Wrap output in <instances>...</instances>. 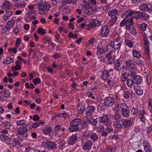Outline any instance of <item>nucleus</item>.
Here are the masks:
<instances>
[{
    "label": "nucleus",
    "instance_id": "f257e3e1",
    "mask_svg": "<svg viewBox=\"0 0 152 152\" xmlns=\"http://www.w3.org/2000/svg\"><path fill=\"white\" fill-rule=\"evenodd\" d=\"M34 3V5L37 6L38 10L40 11H45L50 9V5L44 3L41 0H36Z\"/></svg>",
    "mask_w": 152,
    "mask_h": 152
},
{
    "label": "nucleus",
    "instance_id": "f03ea898",
    "mask_svg": "<svg viewBox=\"0 0 152 152\" xmlns=\"http://www.w3.org/2000/svg\"><path fill=\"white\" fill-rule=\"evenodd\" d=\"M29 129H27L26 126H22L18 129L17 134L18 135L20 136L22 139H26L28 135L27 132Z\"/></svg>",
    "mask_w": 152,
    "mask_h": 152
},
{
    "label": "nucleus",
    "instance_id": "7ed1b4c3",
    "mask_svg": "<svg viewBox=\"0 0 152 152\" xmlns=\"http://www.w3.org/2000/svg\"><path fill=\"white\" fill-rule=\"evenodd\" d=\"M91 6V4L83 5L82 6V9L85 13L91 15L94 12Z\"/></svg>",
    "mask_w": 152,
    "mask_h": 152
},
{
    "label": "nucleus",
    "instance_id": "20e7f679",
    "mask_svg": "<svg viewBox=\"0 0 152 152\" xmlns=\"http://www.w3.org/2000/svg\"><path fill=\"white\" fill-rule=\"evenodd\" d=\"M95 109V107L92 105L88 106L86 111V117L87 118H91L93 115V113Z\"/></svg>",
    "mask_w": 152,
    "mask_h": 152
},
{
    "label": "nucleus",
    "instance_id": "39448f33",
    "mask_svg": "<svg viewBox=\"0 0 152 152\" xmlns=\"http://www.w3.org/2000/svg\"><path fill=\"white\" fill-rule=\"evenodd\" d=\"M115 102V100L110 96L107 97L104 100L103 104L105 106L110 107L113 105Z\"/></svg>",
    "mask_w": 152,
    "mask_h": 152
},
{
    "label": "nucleus",
    "instance_id": "423d86ee",
    "mask_svg": "<svg viewBox=\"0 0 152 152\" xmlns=\"http://www.w3.org/2000/svg\"><path fill=\"white\" fill-rule=\"evenodd\" d=\"M109 33V27L106 25L102 27L100 30V35L103 37H107Z\"/></svg>",
    "mask_w": 152,
    "mask_h": 152
},
{
    "label": "nucleus",
    "instance_id": "0eeeda50",
    "mask_svg": "<svg viewBox=\"0 0 152 152\" xmlns=\"http://www.w3.org/2000/svg\"><path fill=\"white\" fill-rule=\"evenodd\" d=\"M125 63L126 64V68L128 70H131L135 66L134 61L129 59L126 60Z\"/></svg>",
    "mask_w": 152,
    "mask_h": 152
},
{
    "label": "nucleus",
    "instance_id": "6e6552de",
    "mask_svg": "<svg viewBox=\"0 0 152 152\" xmlns=\"http://www.w3.org/2000/svg\"><path fill=\"white\" fill-rule=\"evenodd\" d=\"M77 134L75 133L70 136L68 140V143L69 145H72L74 144L77 140Z\"/></svg>",
    "mask_w": 152,
    "mask_h": 152
},
{
    "label": "nucleus",
    "instance_id": "1a4fd4ad",
    "mask_svg": "<svg viewBox=\"0 0 152 152\" xmlns=\"http://www.w3.org/2000/svg\"><path fill=\"white\" fill-rule=\"evenodd\" d=\"M142 144L145 152H152L151 145L148 141L146 140H144Z\"/></svg>",
    "mask_w": 152,
    "mask_h": 152
},
{
    "label": "nucleus",
    "instance_id": "9d476101",
    "mask_svg": "<svg viewBox=\"0 0 152 152\" xmlns=\"http://www.w3.org/2000/svg\"><path fill=\"white\" fill-rule=\"evenodd\" d=\"M134 13V11L131 10H128L122 14L121 17L123 18H128L129 16H133Z\"/></svg>",
    "mask_w": 152,
    "mask_h": 152
},
{
    "label": "nucleus",
    "instance_id": "9b49d317",
    "mask_svg": "<svg viewBox=\"0 0 152 152\" xmlns=\"http://www.w3.org/2000/svg\"><path fill=\"white\" fill-rule=\"evenodd\" d=\"M111 46L112 47V48H114L115 49H118L120 48L122 43L117 42V41H111Z\"/></svg>",
    "mask_w": 152,
    "mask_h": 152
},
{
    "label": "nucleus",
    "instance_id": "f8f14e48",
    "mask_svg": "<svg viewBox=\"0 0 152 152\" xmlns=\"http://www.w3.org/2000/svg\"><path fill=\"white\" fill-rule=\"evenodd\" d=\"M127 20L126 23V29L129 30L131 29L133 27V18H127Z\"/></svg>",
    "mask_w": 152,
    "mask_h": 152
},
{
    "label": "nucleus",
    "instance_id": "ddd939ff",
    "mask_svg": "<svg viewBox=\"0 0 152 152\" xmlns=\"http://www.w3.org/2000/svg\"><path fill=\"white\" fill-rule=\"evenodd\" d=\"M111 70V69H110L109 71L107 70H104L103 71L101 75V78L103 80H106L110 76V71Z\"/></svg>",
    "mask_w": 152,
    "mask_h": 152
},
{
    "label": "nucleus",
    "instance_id": "4468645a",
    "mask_svg": "<svg viewBox=\"0 0 152 152\" xmlns=\"http://www.w3.org/2000/svg\"><path fill=\"white\" fill-rule=\"evenodd\" d=\"M123 119L114 122L113 125L115 127L118 128H121L124 126Z\"/></svg>",
    "mask_w": 152,
    "mask_h": 152
},
{
    "label": "nucleus",
    "instance_id": "2eb2a0df",
    "mask_svg": "<svg viewBox=\"0 0 152 152\" xmlns=\"http://www.w3.org/2000/svg\"><path fill=\"white\" fill-rule=\"evenodd\" d=\"M133 94L134 93L132 92H130L129 91H127L124 92L123 96L125 99H131V98L132 99Z\"/></svg>",
    "mask_w": 152,
    "mask_h": 152
},
{
    "label": "nucleus",
    "instance_id": "dca6fc26",
    "mask_svg": "<svg viewBox=\"0 0 152 152\" xmlns=\"http://www.w3.org/2000/svg\"><path fill=\"white\" fill-rule=\"evenodd\" d=\"M69 129L71 132H75L79 130V127H77L71 122Z\"/></svg>",
    "mask_w": 152,
    "mask_h": 152
},
{
    "label": "nucleus",
    "instance_id": "f3484780",
    "mask_svg": "<svg viewBox=\"0 0 152 152\" xmlns=\"http://www.w3.org/2000/svg\"><path fill=\"white\" fill-rule=\"evenodd\" d=\"M134 89L136 94L139 95H141L143 94V91L140 86L137 85L134 86Z\"/></svg>",
    "mask_w": 152,
    "mask_h": 152
},
{
    "label": "nucleus",
    "instance_id": "a211bd4d",
    "mask_svg": "<svg viewBox=\"0 0 152 152\" xmlns=\"http://www.w3.org/2000/svg\"><path fill=\"white\" fill-rule=\"evenodd\" d=\"M92 145V141L89 140L86 142L83 146V149L84 150L89 149L91 147Z\"/></svg>",
    "mask_w": 152,
    "mask_h": 152
},
{
    "label": "nucleus",
    "instance_id": "6ab92c4d",
    "mask_svg": "<svg viewBox=\"0 0 152 152\" xmlns=\"http://www.w3.org/2000/svg\"><path fill=\"white\" fill-rule=\"evenodd\" d=\"M56 147V144L55 142L50 141H47V147L49 149H54Z\"/></svg>",
    "mask_w": 152,
    "mask_h": 152
},
{
    "label": "nucleus",
    "instance_id": "aec40b11",
    "mask_svg": "<svg viewBox=\"0 0 152 152\" xmlns=\"http://www.w3.org/2000/svg\"><path fill=\"white\" fill-rule=\"evenodd\" d=\"M52 129L49 126H45L42 129L43 133L45 135L49 134L51 132Z\"/></svg>",
    "mask_w": 152,
    "mask_h": 152
},
{
    "label": "nucleus",
    "instance_id": "412c9836",
    "mask_svg": "<svg viewBox=\"0 0 152 152\" xmlns=\"http://www.w3.org/2000/svg\"><path fill=\"white\" fill-rule=\"evenodd\" d=\"M87 136L90 137L91 139L93 141L97 140L98 138V136L95 133H90L87 134Z\"/></svg>",
    "mask_w": 152,
    "mask_h": 152
},
{
    "label": "nucleus",
    "instance_id": "4be33fe9",
    "mask_svg": "<svg viewBox=\"0 0 152 152\" xmlns=\"http://www.w3.org/2000/svg\"><path fill=\"white\" fill-rule=\"evenodd\" d=\"M106 57L108 59V63L109 64H111L115 62V58L114 56H112L110 53L107 54Z\"/></svg>",
    "mask_w": 152,
    "mask_h": 152
},
{
    "label": "nucleus",
    "instance_id": "5701e85b",
    "mask_svg": "<svg viewBox=\"0 0 152 152\" xmlns=\"http://www.w3.org/2000/svg\"><path fill=\"white\" fill-rule=\"evenodd\" d=\"M121 63H122V61L121 59H118L116 60L114 64V68L115 70L119 71Z\"/></svg>",
    "mask_w": 152,
    "mask_h": 152
},
{
    "label": "nucleus",
    "instance_id": "b1692460",
    "mask_svg": "<svg viewBox=\"0 0 152 152\" xmlns=\"http://www.w3.org/2000/svg\"><path fill=\"white\" fill-rule=\"evenodd\" d=\"M0 137L2 141H5L7 142V144H10L11 140L10 138L5 134H1L0 136Z\"/></svg>",
    "mask_w": 152,
    "mask_h": 152
},
{
    "label": "nucleus",
    "instance_id": "393cba45",
    "mask_svg": "<svg viewBox=\"0 0 152 152\" xmlns=\"http://www.w3.org/2000/svg\"><path fill=\"white\" fill-rule=\"evenodd\" d=\"M65 127L63 126V124L56 125L54 128L55 132H56L60 131V130H61L64 132L65 131Z\"/></svg>",
    "mask_w": 152,
    "mask_h": 152
},
{
    "label": "nucleus",
    "instance_id": "a878e982",
    "mask_svg": "<svg viewBox=\"0 0 152 152\" xmlns=\"http://www.w3.org/2000/svg\"><path fill=\"white\" fill-rule=\"evenodd\" d=\"M123 127L125 128L130 126L132 124V121L130 119H123Z\"/></svg>",
    "mask_w": 152,
    "mask_h": 152
},
{
    "label": "nucleus",
    "instance_id": "bb28decb",
    "mask_svg": "<svg viewBox=\"0 0 152 152\" xmlns=\"http://www.w3.org/2000/svg\"><path fill=\"white\" fill-rule=\"evenodd\" d=\"M12 13L11 11H7L5 14L3 16V20L6 21L9 19L12 16Z\"/></svg>",
    "mask_w": 152,
    "mask_h": 152
},
{
    "label": "nucleus",
    "instance_id": "cd10ccee",
    "mask_svg": "<svg viewBox=\"0 0 152 152\" xmlns=\"http://www.w3.org/2000/svg\"><path fill=\"white\" fill-rule=\"evenodd\" d=\"M87 118V120L88 124H91L93 126H95L96 125L97 123V121L96 119L91 118Z\"/></svg>",
    "mask_w": 152,
    "mask_h": 152
},
{
    "label": "nucleus",
    "instance_id": "c85d7f7f",
    "mask_svg": "<svg viewBox=\"0 0 152 152\" xmlns=\"http://www.w3.org/2000/svg\"><path fill=\"white\" fill-rule=\"evenodd\" d=\"M139 8L140 10L143 11H146L149 10L148 5L146 4H142L140 5Z\"/></svg>",
    "mask_w": 152,
    "mask_h": 152
},
{
    "label": "nucleus",
    "instance_id": "c756f323",
    "mask_svg": "<svg viewBox=\"0 0 152 152\" xmlns=\"http://www.w3.org/2000/svg\"><path fill=\"white\" fill-rule=\"evenodd\" d=\"M133 80L134 83L137 84H139L141 83L142 79L140 75H137L133 78Z\"/></svg>",
    "mask_w": 152,
    "mask_h": 152
},
{
    "label": "nucleus",
    "instance_id": "7c9ffc66",
    "mask_svg": "<svg viewBox=\"0 0 152 152\" xmlns=\"http://www.w3.org/2000/svg\"><path fill=\"white\" fill-rule=\"evenodd\" d=\"M122 110V114L125 117H128L129 115L130 111L129 108L123 110Z\"/></svg>",
    "mask_w": 152,
    "mask_h": 152
},
{
    "label": "nucleus",
    "instance_id": "2f4dec72",
    "mask_svg": "<svg viewBox=\"0 0 152 152\" xmlns=\"http://www.w3.org/2000/svg\"><path fill=\"white\" fill-rule=\"evenodd\" d=\"M91 25L93 27L99 26L101 24V21L97 19H95L91 23Z\"/></svg>",
    "mask_w": 152,
    "mask_h": 152
},
{
    "label": "nucleus",
    "instance_id": "473e14b6",
    "mask_svg": "<svg viewBox=\"0 0 152 152\" xmlns=\"http://www.w3.org/2000/svg\"><path fill=\"white\" fill-rule=\"evenodd\" d=\"M15 23V22L14 20L13 19L10 20L7 22L6 26L8 27L9 29H10L13 27Z\"/></svg>",
    "mask_w": 152,
    "mask_h": 152
},
{
    "label": "nucleus",
    "instance_id": "72a5a7b5",
    "mask_svg": "<svg viewBox=\"0 0 152 152\" xmlns=\"http://www.w3.org/2000/svg\"><path fill=\"white\" fill-rule=\"evenodd\" d=\"M71 122L75 124L77 127H79V126L82 123V120L79 118H76L73 119Z\"/></svg>",
    "mask_w": 152,
    "mask_h": 152
},
{
    "label": "nucleus",
    "instance_id": "f704fd0d",
    "mask_svg": "<svg viewBox=\"0 0 152 152\" xmlns=\"http://www.w3.org/2000/svg\"><path fill=\"white\" fill-rule=\"evenodd\" d=\"M132 53L134 57L140 58L142 56V55L139 51L136 50H133L132 51Z\"/></svg>",
    "mask_w": 152,
    "mask_h": 152
},
{
    "label": "nucleus",
    "instance_id": "c9c22d12",
    "mask_svg": "<svg viewBox=\"0 0 152 152\" xmlns=\"http://www.w3.org/2000/svg\"><path fill=\"white\" fill-rule=\"evenodd\" d=\"M100 121L102 123H107L109 121V118L107 115H104L100 118Z\"/></svg>",
    "mask_w": 152,
    "mask_h": 152
},
{
    "label": "nucleus",
    "instance_id": "e433bc0d",
    "mask_svg": "<svg viewBox=\"0 0 152 152\" xmlns=\"http://www.w3.org/2000/svg\"><path fill=\"white\" fill-rule=\"evenodd\" d=\"M118 18L116 16H114V17H113L110 20H109V21L108 23L109 25L110 26H112L114 24Z\"/></svg>",
    "mask_w": 152,
    "mask_h": 152
},
{
    "label": "nucleus",
    "instance_id": "4c0bfd02",
    "mask_svg": "<svg viewBox=\"0 0 152 152\" xmlns=\"http://www.w3.org/2000/svg\"><path fill=\"white\" fill-rule=\"evenodd\" d=\"M118 12V10L115 9H112L108 12V15L111 17H112L115 15Z\"/></svg>",
    "mask_w": 152,
    "mask_h": 152
},
{
    "label": "nucleus",
    "instance_id": "58836bf2",
    "mask_svg": "<svg viewBox=\"0 0 152 152\" xmlns=\"http://www.w3.org/2000/svg\"><path fill=\"white\" fill-rule=\"evenodd\" d=\"M44 124V122L42 121H39L36 122L34 123L32 125V127L33 128H37L40 124L43 125Z\"/></svg>",
    "mask_w": 152,
    "mask_h": 152
},
{
    "label": "nucleus",
    "instance_id": "ea45409f",
    "mask_svg": "<svg viewBox=\"0 0 152 152\" xmlns=\"http://www.w3.org/2000/svg\"><path fill=\"white\" fill-rule=\"evenodd\" d=\"M2 125L4 128L9 129H10L11 127V124L10 122L8 121H6L4 123H3L2 124Z\"/></svg>",
    "mask_w": 152,
    "mask_h": 152
},
{
    "label": "nucleus",
    "instance_id": "a19ab883",
    "mask_svg": "<svg viewBox=\"0 0 152 152\" xmlns=\"http://www.w3.org/2000/svg\"><path fill=\"white\" fill-rule=\"evenodd\" d=\"M129 75V74L127 73L124 72L123 73L121 77V80L123 82L126 80H127L128 76Z\"/></svg>",
    "mask_w": 152,
    "mask_h": 152
},
{
    "label": "nucleus",
    "instance_id": "79ce46f5",
    "mask_svg": "<svg viewBox=\"0 0 152 152\" xmlns=\"http://www.w3.org/2000/svg\"><path fill=\"white\" fill-rule=\"evenodd\" d=\"M81 127H79V130L80 131L81 130L87 128L88 127V123L87 120L86 121H84L81 124Z\"/></svg>",
    "mask_w": 152,
    "mask_h": 152
},
{
    "label": "nucleus",
    "instance_id": "37998d69",
    "mask_svg": "<svg viewBox=\"0 0 152 152\" xmlns=\"http://www.w3.org/2000/svg\"><path fill=\"white\" fill-rule=\"evenodd\" d=\"M77 0H63L61 1V4L64 5L74 3L76 2Z\"/></svg>",
    "mask_w": 152,
    "mask_h": 152
},
{
    "label": "nucleus",
    "instance_id": "c03bdc74",
    "mask_svg": "<svg viewBox=\"0 0 152 152\" xmlns=\"http://www.w3.org/2000/svg\"><path fill=\"white\" fill-rule=\"evenodd\" d=\"M85 109V107L84 105L79 106L77 108L78 112L79 114H82L83 113Z\"/></svg>",
    "mask_w": 152,
    "mask_h": 152
},
{
    "label": "nucleus",
    "instance_id": "a18cd8bd",
    "mask_svg": "<svg viewBox=\"0 0 152 152\" xmlns=\"http://www.w3.org/2000/svg\"><path fill=\"white\" fill-rule=\"evenodd\" d=\"M125 43L130 48H132L133 46V43L129 39H125Z\"/></svg>",
    "mask_w": 152,
    "mask_h": 152
},
{
    "label": "nucleus",
    "instance_id": "49530a36",
    "mask_svg": "<svg viewBox=\"0 0 152 152\" xmlns=\"http://www.w3.org/2000/svg\"><path fill=\"white\" fill-rule=\"evenodd\" d=\"M111 117L113 119L117 121L121 119V115L119 113H118L113 115Z\"/></svg>",
    "mask_w": 152,
    "mask_h": 152
},
{
    "label": "nucleus",
    "instance_id": "de8ad7c7",
    "mask_svg": "<svg viewBox=\"0 0 152 152\" xmlns=\"http://www.w3.org/2000/svg\"><path fill=\"white\" fill-rule=\"evenodd\" d=\"M12 4L10 1H6L1 6V8L4 9V8H8Z\"/></svg>",
    "mask_w": 152,
    "mask_h": 152
},
{
    "label": "nucleus",
    "instance_id": "09e8293b",
    "mask_svg": "<svg viewBox=\"0 0 152 152\" xmlns=\"http://www.w3.org/2000/svg\"><path fill=\"white\" fill-rule=\"evenodd\" d=\"M126 83L127 86L131 88L133 86L134 83L133 80L131 79H129L127 80Z\"/></svg>",
    "mask_w": 152,
    "mask_h": 152
},
{
    "label": "nucleus",
    "instance_id": "8fccbe9b",
    "mask_svg": "<svg viewBox=\"0 0 152 152\" xmlns=\"http://www.w3.org/2000/svg\"><path fill=\"white\" fill-rule=\"evenodd\" d=\"M133 16L137 19H139L140 18H141V12L134 11Z\"/></svg>",
    "mask_w": 152,
    "mask_h": 152
},
{
    "label": "nucleus",
    "instance_id": "3c124183",
    "mask_svg": "<svg viewBox=\"0 0 152 152\" xmlns=\"http://www.w3.org/2000/svg\"><path fill=\"white\" fill-rule=\"evenodd\" d=\"M26 123L24 119L17 121L16 122V124L18 126L24 125L26 124Z\"/></svg>",
    "mask_w": 152,
    "mask_h": 152
},
{
    "label": "nucleus",
    "instance_id": "603ef678",
    "mask_svg": "<svg viewBox=\"0 0 152 152\" xmlns=\"http://www.w3.org/2000/svg\"><path fill=\"white\" fill-rule=\"evenodd\" d=\"M37 32L38 34L41 35H44L46 33L45 30L42 27L38 28L37 30Z\"/></svg>",
    "mask_w": 152,
    "mask_h": 152
},
{
    "label": "nucleus",
    "instance_id": "864d4df0",
    "mask_svg": "<svg viewBox=\"0 0 152 152\" xmlns=\"http://www.w3.org/2000/svg\"><path fill=\"white\" fill-rule=\"evenodd\" d=\"M104 106L103 103L100 104L98 106L97 108V111L98 112L100 111H104L105 109L104 107H103V106Z\"/></svg>",
    "mask_w": 152,
    "mask_h": 152
},
{
    "label": "nucleus",
    "instance_id": "5fc2aeb1",
    "mask_svg": "<svg viewBox=\"0 0 152 152\" xmlns=\"http://www.w3.org/2000/svg\"><path fill=\"white\" fill-rule=\"evenodd\" d=\"M14 58V57L12 58L10 56H7L6 60L7 64H9L13 62Z\"/></svg>",
    "mask_w": 152,
    "mask_h": 152
},
{
    "label": "nucleus",
    "instance_id": "6e6d98bb",
    "mask_svg": "<svg viewBox=\"0 0 152 152\" xmlns=\"http://www.w3.org/2000/svg\"><path fill=\"white\" fill-rule=\"evenodd\" d=\"M108 84V88H111L113 86L114 82L113 80L109 79L107 81Z\"/></svg>",
    "mask_w": 152,
    "mask_h": 152
},
{
    "label": "nucleus",
    "instance_id": "4d7b16f0",
    "mask_svg": "<svg viewBox=\"0 0 152 152\" xmlns=\"http://www.w3.org/2000/svg\"><path fill=\"white\" fill-rule=\"evenodd\" d=\"M97 50L96 54L97 56H99V55H100L101 54H102L104 53V50L102 48H100L98 47H97Z\"/></svg>",
    "mask_w": 152,
    "mask_h": 152
},
{
    "label": "nucleus",
    "instance_id": "13d9d810",
    "mask_svg": "<svg viewBox=\"0 0 152 152\" xmlns=\"http://www.w3.org/2000/svg\"><path fill=\"white\" fill-rule=\"evenodd\" d=\"M149 17V15L147 13L144 12H141V18H142L145 20H146Z\"/></svg>",
    "mask_w": 152,
    "mask_h": 152
},
{
    "label": "nucleus",
    "instance_id": "bf43d9fd",
    "mask_svg": "<svg viewBox=\"0 0 152 152\" xmlns=\"http://www.w3.org/2000/svg\"><path fill=\"white\" fill-rule=\"evenodd\" d=\"M21 68V66L19 65H16L15 66H13L11 68V69L12 71L15 70H18Z\"/></svg>",
    "mask_w": 152,
    "mask_h": 152
},
{
    "label": "nucleus",
    "instance_id": "052dcab7",
    "mask_svg": "<svg viewBox=\"0 0 152 152\" xmlns=\"http://www.w3.org/2000/svg\"><path fill=\"white\" fill-rule=\"evenodd\" d=\"M32 82L35 85H36L37 83H39L40 82V79L39 78L36 77V79H34L33 80Z\"/></svg>",
    "mask_w": 152,
    "mask_h": 152
},
{
    "label": "nucleus",
    "instance_id": "680f3d73",
    "mask_svg": "<svg viewBox=\"0 0 152 152\" xmlns=\"http://www.w3.org/2000/svg\"><path fill=\"white\" fill-rule=\"evenodd\" d=\"M109 138L110 140H118L119 138L118 136L115 135H113L109 137Z\"/></svg>",
    "mask_w": 152,
    "mask_h": 152
},
{
    "label": "nucleus",
    "instance_id": "e2e57ef3",
    "mask_svg": "<svg viewBox=\"0 0 152 152\" xmlns=\"http://www.w3.org/2000/svg\"><path fill=\"white\" fill-rule=\"evenodd\" d=\"M136 64L139 66H142L143 65L144 62L143 61L140 59H139L137 60H136Z\"/></svg>",
    "mask_w": 152,
    "mask_h": 152
},
{
    "label": "nucleus",
    "instance_id": "0e129e2a",
    "mask_svg": "<svg viewBox=\"0 0 152 152\" xmlns=\"http://www.w3.org/2000/svg\"><path fill=\"white\" fill-rule=\"evenodd\" d=\"M15 7L18 8L24 7L25 6V5L23 4H21L20 3L18 4L17 3H15Z\"/></svg>",
    "mask_w": 152,
    "mask_h": 152
},
{
    "label": "nucleus",
    "instance_id": "69168bd1",
    "mask_svg": "<svg viewBox=\"0 0 152 152\" xmlns=\"http://www.w3.org/2000/svg\"><path fill=\"white\" fill-rule=\"evenodd\" d=\"M124 19L122 20L120 23V26H123L124 25H126V21L127 20V18H125Z\"/></svg>",
    "mask_w": 152,
    "mask_h": 152
},
{
    "label": "nucleus",
    "instance_id": "338daca9",
    "mask_svg": "<svg viewBox=\"0 0 152 152\" xmlns=\"http://www.w3.org/2000/svg\"><path fill=\"white\" fill-rule=\"evenodd\" d=\"M105 131L107 132L108 133L113 132V128L111 126H108L105 129Z\"/></svg>",
    "mask_w": 152,
    "mask_h": 152
},
{
    "label": "nucleus",
    "instance_id": "774afa93",
    "mask_svg": "<svg viewBox=\"0 0 152 152\" xmlns=\"http://www.w3.org/2000/svg\"><path fill=\"white\" fill-rule=\"evenodd\" d=\"M131 113L133 115H135L138 113V110L135 108H133L131 110Z\"/></svg>",
    "mask_w": 152,
    "mask_h": 152
}]
</instances>
